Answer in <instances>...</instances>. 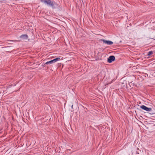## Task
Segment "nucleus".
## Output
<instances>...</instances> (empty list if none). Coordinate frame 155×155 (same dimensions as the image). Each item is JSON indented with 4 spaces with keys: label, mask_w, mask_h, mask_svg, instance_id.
I'll return each mask as SVG.
<instances>
[{
    "label": "nucleus",
    "mask_w": 155,
    "mask_h": 155,
    "mask_svg": "<svg viewBox=\"0 0 155 155\" xmlns=\"http://www.w3.org/2000/svg\"><path fill=\"white\" fill-rule=\"evenodd\" d=\"M101 41H102L104 43L108 45H111L113 44V42L110 41L105 40L104 39H101Z\"/></svg>",
    "instance_id": "nucleus-4"
},
{
    "label": "nucleus",
    "mask_w": 155,
    "mask_h": 155,
    "mask_svg": "<svg viewBox=\"0 0 155 155\" xmlns=\"http://www.w3.org/2000/svg\"><path fill=\"white\" fill-rule=\"evenodd\" d=\"M115 60V57L114 56H110L108 58V61L109 63H111Z\"/></svg>",
    "instance_id": "nucleus-3"
},
{
    "label": "nucleus",
    "mask_w": 155,
    "mask_h": 155,
    "mask_svg": "<svg viewBox=\"0 0 155 155\" xmlns=\"http://www.w3.org/2000/svg\"><path fill=\"white\" fill-rule=\"evenodd\" d=\"M41 1L42 2H44V3L48 4V0H41Z\"/></svg>",
    "instance_id": "nucleus-7"
},
{
    "label": "nucleus",
    "mask_w": 155,
    "mask_h": 155,
    "mask_svg": "<svg viewBox=\"0 0 155 155\" xmlns=\"http://www.w3.org/2000/svg\"><path fill=\"white\" fill-rule=\"evenodd\" d=\"M48 64V61H47V62H46L45 63L44 65V66L45 67V65L46 64Z\"/></svg>",
    "instance_id": "nucleus-9"
},
{
    "label": "nucleus",
    "mask_w": 155,
    "mask_h": 155,
    "mask_svg": "<svg viewBox=\"0 0 155 155\" xmlns=\"http://www.w3.org/2000/svg\"><path fill=\"white\" fill-rule=\"evenodd\" d=\"M49 6L53 8H56L58 7V5L54 2L50 1L49 0Z\"/></svg>",
    "instance_id": "nucleus-1"
},
{
    "label": "nucleus",
    "mask_w": 155,
    "mask_h": 155,
    "mask_svg": "<svg viewBox=\"0 0 155 155\" xmlns=\"http://www.w3.org/2000/svg\"><path fill=\"white\" fill-rule=\"evenodd\" d=\"M153 53L152 51H150L148 52L147 55L149 56H150L153 54Z\"/></svg>",
    "instance_id": "nucleus-8"
},
{
    "label": "nucleus",
    "mask_w": 155,
    "mask_h": 155,
    "mask_svg": "<svg viewBox=\"0 0 155 155\" xmlns=\"http://www.w3.org/2000/svg\"><path fill=\"white\" fill-rule=\"evenodd\" d=\"M60 59V58H55L53 60L49 61V64H52L53 63H55L58 60H59Z\"/></svg>",
    "instance_id": "nucleus-5"
},
{
    "label": "nucleus",
    "mask_w": 155,
    "mask_h": 155,
    "mask_svg": "<svg viewBox=\"0 0 155 155\" xmlns=\"http://www.w3.org/2000/svg\"><path fill=\"white\" fill-rule=\"evenodd\" d=\"M140 107L142 109L144 110L147 111H150L152 110L151 108L147 107L144 105L140 106Z\"/></svg>",
    "instance_id": "nucleus-2"
},
{
    "label": "nucleus",
    "mask_w": 155,
    "mask_h": 155,
    "mask_svg": "<svg viewBox=\"0 0 155 155\" xmlns=\"http://www.w3.org/2000/svg\"><path fill=\"white\" fill-rule=\"evenodd\" d=\"M20 37L22 38L23 39H27L28 38V36L27 35L25 34L21 35Z\"/></svg>",
    "instance_id": "nucleus-6"
}]
</instances>
